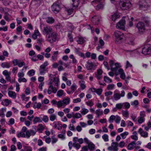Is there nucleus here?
<instances>
[{"label":"nucleus","mask_w":151,"mask_h":151,"mask_svg":"<svg viewBox=\"0 0 151 151\" xmlns=\"http://www.w3.org/2000/svg\"><path fill=\"white\" fill-rule=\"evenodd\" d=\"M73 2V6L74 9H76L79 3V0H72Z\"/></svg>","instance_id":"nucleus-39"},{"label":"nucleus","mask_w":151,"mask_h":151,"mask_svg":"<svg viewBox=\"0 0 151 151\" xmlns=\"http://www.w3.org/2000/svg\"><path fill=\"white\" fill-rule=\"evenodd\" d=\"M105 43L103 40L100 37L99 38V44L98 46L96 47V49L97 50L99 51L100 49H103Z\"/></svg>","instance_id":"nucleus-21"},{"label":"nucleus","mask_w":151,"mask_h":151,"mask_svg":"<svg viewBox=\"0 0 151 151\" xmlns=\"http://www.w3.org/2000/svg\"><path fill=\"white\" fill-rule=\"evenodd\" d=\"M53 32L52 28L50 26H45L43 27L42 32L44 35H48Z\"/></svg>","instance_id":"nucleus-13"},{"label":"nucleus","mask_w":151,"mask_h":151,"mask_svg":"<svg viewBox=\"0 0 151 151\" xmlns=\"http://www.w3.org/2000/svg\"><path fill=\"white\" fill-rule=\"evenodd\" d=\"M102 73L103 71L101 69H98L97 72L95 73V77L98 80L101 79L102 78Z\"/></svg>","instance_id":"nucleus-20"},{"label":"nucleus","mask_w":151,"mask_h":151,"mask_svg":"<svg viewBox=\"0 0 151 151\" xmlns=\"http://www.w3.org/2000/svg\"><path fill=\"white\" fill-rule=\"evenodd\" d=\"M123 108L126 109H128L129 108L130 106L129 103L126 102L123 103Z\"/></svg>","instance_id":"nucleus-53"},{"label":"nucleus","mask_w":151,"mask_h":151,"mask_svg":"<svg viewBox=\"0 0 151 151\" xmlns=\"http://www.w3.org/2000/svg\"><path fill=\"white\" fill-rule=\"evenodd\" d=\"M52 79H51V81L49 83L50 85L48 87V94L49 95L50 94L52 93H55L57 91V89L55 87H54L52 84V82H51Z\"/></svg>","instance_id":"nucleus-12"},{"label":"nucleus","mask_w":151,"mask_h":151,"mask_svg":"<svg viewBox=\"0 0 151 151\" xmlns=\"http://www.w3.org/2000/svg\"><path fill=\"white\" fill-rule=\"evenodd\" d=\"M17 136L18 138L25 137V132L22 131L20 132H17Z\"/></svg>","instance_id":"nucleus-41"},{"label":"nucleus","mask_w":151,"mask_h":151,"mask_svg":"<svg viewBox=\"0 0 151 151\" xmlns=\"http://www.w3.org/2000/svg\"><path fill=\"white\" fill-rule=\"evenodd\" d=\"M15 123V120L14 118H10L8 121V124L10 126L14 124Z\"/></svg>","instance_id":"nucleus-64"},{"label":"nucleus","mask_w":151,"mask_h":151,"mask_svg":"<svg viewBox=\"0 0 151 151\" xmlns=\"http://www.w3.org/2000/svg\"><path fill=\"white\" fill-rule=\"evenodd\" d=\"M76 9H74V7L72 6V8H70L68 7L65 8V10L67 12L68 14L70 15L73 13L75 12V10Z\"/></svg>","instance_id":"nucleus-31"},{"label":"nucleus","mask_w":151,"mask_h":151,"mask_svg":"<svg viewBox=\"0 0 151 151\" xmlns=\"http://www.w3.org/2000/svg\"><path fill=\"white\" fill-rule=\"evenodd\" d=\"M75 39L78 44L80 45L83 44L87 40L86 38L81 36L77 37L75 38Z\"/></svg>","instance_id":"nucleus-19"},{"label":"nucleus","mask_w":151,"mask_h":151,"mask_svg":"<svg viewBox=\"0 0 151 151\" xmlns=\"http://www.w3.org/2000/svg\"><path fill=\"white\" fill-rule=\"evenodd\" d=\"M37 41L38 44L40 45H42V43L44 42L45 39L41 37H40L37 39Z\"/></svg>","instance_id":"nucleus-48"},{"label":"nucleus","mask_w":151,"mask_h":151,"mask_svg":"<svg viewBox=\"0 0 151 151\" xmlns=\"http://www.w3.org/2000/svg\"><path fill=\"white\" fill-rule=\"evenodd\" d=\"M124 18L120 20L116 24V27L117 29L124 30L125 28V21Z\"/></svg>","instance_id":"nucleus-15"},{"label":"nucleus","mask_w":151,"mask_h":151,"mask_svg":"<svg viewBox=\"0 0 151 151\" xmlns=\"http://www.w3.org/2000/svg\"><path fill=\"white\" fill-rule=\"evenodd\" d=\"M130 117L134 122H135L137 121V115L136 114L134 113H132L131 114Z\"/></svg>","instance_id":"nucleus-58"},{"label":"nucleus","mask_w":151,"mask_h":151,"mask_svg":"<svg viewBox=\"0 0 151 151\" xmlns=\"http://www.w3.org/2000/svg\"><path fill=\"white\" fill-rule=\"evenodd\" d=\"M52 126L58 130H60L62 128V125L59 121H56L54 122L52 124Z\"/></svg>","instance_id":"nucleus-23"},{"label":"nucleus","mask_w":151,"mask_h":151,"mask_svg":"<svg viewBox=\"0 0 151 151\" xmlns=\"http://www.w3.org/2000/svg\"><path fill=\"white\" fill-rule=\"evenodd\" d=\"M102 138L104 140L105 142H108L109 141V136L106 134H104L102 136Z\"/></svg>","instance_id":"nucleus-62"},{"label":"nucleus","mask_w":151,"mask_h":151,"mask_svg":"<svg viewBox=\"0 0 151 151\" xmlns=\"http://www.w3.org/2000/svg\"><path fill=\"white\" fill-rule=\"evenodd\" d=\"M8 95L9 97L14 99H15L17 97L16 93L14 91H9Z\"/></svg>","instance_id":"nucleus-32"},{"label":"nucleus","mask_w":151,"mask_h":151,"mask_svg":"<svg viewBox=\"0 0 151 151\" xmlns=\"http://www.w3.org/2000/svg\"><path fill=\"white\" fill-rule=\"evenodd\" d=\"M135 146V141H132L129 143L127 146V149L129 150H132Z\"/></svg>","instance_id":"nucleus-28"},{"label":"nucleus","mask_w":151,"mask_h":151,"mask_svg":"<svg viewBox=\"0 0 151 151\" xmlns=\"http://www.w3.org/2000/svg\"><path fill=\"white\" fill-rule=\"evenodd\" d=\"M47 22L49 24H52L55 21L54 19L52 17H47L46 19Z\"/></svg>","instance_id":"nucleus-44"},{"label":"nucleus","mask_w":151,"mask_h":151,"mask_svg":"<svg viewBox=\"0 0 151 151\" xmlns=\"http://www.w3.org/2000/svg\"><path fill=\"white\" fill-rule=\"evenodd\" d=\"M77 88V86L76 84L74 83L71 86L70 89L73 92Z\"/></svg>","instance_id":"nucleus-63"},{"label":"nucleus","mask_w":151,"mask_h":151,"mask_svg":"<svg viewBox=\"0 0 151 151\" xmlns=\"http://www.w3.org/2000/svg\"><path fill=\"white\" fill-rule=\"evenodd\" d=\"M81 115L79 113H76L74 114L73 113V117L74 118H79L81 117Z\"/></svg>","instance_id":"nucleus-59"},{"label":"nucleus","mask_w":151,"mask_h":151,"mask_svg":"<svg viewBox=\"0 0 151 151\" xmlns=\"http://www.w3.org/2000/svg\"><path fill=\"white\" fill-rule=\"evenodd\" d=\"M114 65L115 66V67L114 68H111L110 70L111 71L113 72H114L115 73L117 72V71L118 70V69L121 68L122 67V66L120 64V63H116L114 64Z\"/></svg>","instance_id":"nucleus-25"},{"label":"nucleus","mask_w":151,"mask_h":151,"mask_svg":"<svg viewBox=\"0 0 151 151\" xmlns=\"http://www.w3.org/2000/svg\"><path fill=\"white\" fill-rule=\"evenodd\" d=\"M115 85L114 84H109L107 85L106 89L108 90H112L114 88Z\"/></svg>","instance_id":"nucleus-52"},{"label":"nucleus","mask_w":151,"mask_h":151,"mask_svg":"<svg viewBox=\"0 0 151 151\" xmlns=\"http://www.w3.org/2000/svg\"><path fill=\"white\" fill-rule=\"evenodd\" d=\"M104 81L107 83H110L112 82V80L107 76H105L104 77Z\"/></svg>","instance_id":"nucleus-43"},{"label":"nucleus","mask_w":151,"mask_h":151,"mask_svg":"<svg viewBox=\"0 0 151 151\" xmlns=\"http://www.w3.org/2000/svg\"><path fill=\"white\" fill-rule=\"evenodd\" d=\"M89 111L88 110L85 108H82L80 112L83 115H84L87 114Z\"/></svg>","instance_id":"nucleus-55"},{"label":"nucleus","mask_w":151,"mask_h":151,"mask_svg":"<svg viewBox=\"0 0 151 151\" xmlns=\"http://www.w3.org/2000/svg\"><path fill=\"white\" fill-rule=\"evenodd\" d=\"M84 142L88 145V148L90 150H92L94 149L95 145L92 142H91L87 137L84 138Z\"/></svg>","instance_id":"nucleus-17"},{"label":"nucleus","mask_w":151,"mask_h":151,"mask_svg":"<svg viewBox=\"0 0 151 151\" xmlns=\"http://www.w3.org/2000/svg\"><path fill=\"white\" fill-rule=\"evenodd\" d=\"M77 139V138H73V146L74 147H75L77 150H78L81 147V145L80 144L77 143L76 142V140L75 139Z\"/></svg>","instance_id":"nucleus-29"},{"label":"nucleus","mask_w":151,"mask_h":151,"mask_svg":"<svg viewBox=\"0 0 151 151\" xmlns=\"http://www.w3.org/2000/svg\"><path fill=\"white\" fill-rule=\"evenodd\" d=\"M120 16V14L117 12H116L111 15L110 18L112 21H115L117 19H119Z\"/></svg>","instance_id":"nucleus-24"},{"label":"nucleus","mask_w":151,"mask_h":151,"mask_svg":"<svg viewBox=\"0 0 151 151\" xmlns=\"http://www.w3.org/2000/svg\"><path fill=\"white\" fill-rule=\"evenodd\" d=\"M133 135L131 136V138L133 140H137L138 139V137H137V133L136 131L133 132Z\"/></svg>","instance_id":"nucleus-46"},{"label":"nucleus","mask_w":151,"mask_h":151,"mask_svg":"<svg viewBox=\"0 0 151 151\" xmlns=\"http://www.w3.org/2000/svg\"><path fill=\"white\" fill-rule=\"evenodd\" d=\"M6 111V108L4 107L0 109V116L4 117L5 116L4 113Z\"/></svg>","instance_id":"nucleus-38"},{"label":"nucleus","mask_w":151,"mask_h":151,"mask_svg":"<svg viewBox=\"0 0 151 151\" xmlns=\"http://www.w3.org/2000/svg\"><path fill=\"white\" fill-rule=\"evenodd\" d=\"M134 38H130L128 39L127 41V43L130 45H134Z\"/></svg>","instance_id":"nucleus-50"},{"label":"nucleus","mask_w":151,"mask_h":151,"mask_svg":"<svg viewBox=\"0 0 151 151\" xmlns=\"http://www.w3.org/2000/svg\"><path fill=\"white\" fill-rule=\"evenodd\" d=\"M70 101V98L68 96H66L63 100H60L58 101V108L61 107L64 108L66 105L69 104Z\"/></svg>","instance_id":"nucleus-3"},{"label":"nucleus","mask_w":151,"mask_h":151,"mask_svg":"<svg viewBox=\"0 0 151 151\" xmlns=\"http://www.w3.org/2000/svg\"><path fill=\"white\" fill-rule=\"evenodd\" d=\"M57 36L56 32H53L48 35L47 38V40L50 43L55 42L57 39Z\"/></svg>","instance_id":"nucleus-5"},{"label":"nucleus","mask_w":151,"mask_h":151,"mask_svg":"<svg viewBox=\"0 0 151 151\" xmlns=\"http://www.w3.org/2000/svg\"><path fill=\"white\" fill-rule=\"evenodd\" d=\"M58 53L59 52L58 51L53 52V55L52 56L50 59L52 61L54 62L57 60Z\"/></svg>","instance_id":"nucleus-27"},{"label":"nucleus","mask_w":151,"mask_h":151,"mask_svg":"<svg viewBox=\"0 0 151 151\" xmlns=\"http://www.w3.org/2000/svg\"><path fill=\"white\" fill-rule=\"evenodd\" d=\"M21 96L22 100L26 101H28L30 98L29 97H26L25 95L23 93L21 94Z\"/></svg>","instance_id":"nucleus-45"},{"label":"nucleus","mask_w":151,"mask_h":151,"mask_svg":"<svg viewBox=\"0 0 151 151\" xmlns=\"http://www.w3.org/2000/svg\"><path fill=\"white\" fill-rule=\"evenodd\" d=\"M115 116L112 115L109 117L108 121L109 123H111L113 122L114 120H115Z\"/></svg>","instance_id":"nucleus-60"},{"label":"nucleus","mask_w":151,"mask_h":151,"mask_svg":"<svg viewBox=\"0 0 151 151\" xmlns=\"http://www.w3.org/2000/svg\"><path fill=\"white\" fill-rule=\"evenodd\" d=\"M49 76L50 77V81H51V79H52L51 82L52 83L54 82L55 86H58L60 83L59 78L58 77H55V75L52 74L50 75Z\"/></svg>","instance_id":"nucleus-14"},{"label":"nucleus","mask_w":151,"mask_h":151,"mask_svg":"<svg viewBox=\"0 0 151 151\" xmlns=\"http://www.w3.org/2000/svg\"><path fill=\"white\" fill-rule=\"evenodd\" d=\"M85 66L88 70L93 71L96 68V64L91 61H87Z\"/></svg>","instance_id":"nucleus-8"},{"label":"nucleus","mask_w":151,"mask_h":151,"mask_svg":"<svg viewBox=\"0 0 151 151\" xmlns=\"http://www.w3.org/2000/svg\"><path fill=\"white\" fill-rule=\"evenodd\" d=\"M142 49V54L147 55L149 54L151 52V45H146Z\"/></svg>","instance_id":"nucleus-9"},{"label":"nucleus","mask_w":151,"mask_h":151,"mask_svg":"<svg viewBox=\"0 0 151 151\" xmlns=\"http://www.w3.org/2000/svg\"><path fill=\"white\" fill-rule=\"evenodd\" d=\"M61 6L60 4V1H58L55 2L52 6L51 9L52 11L55 14L57 13L60 11Z\"/></svg>","instance_id":"nucleus-6"},{"label":"nucleus","mask_w":151,"mask_h":151,"mask_svg":"<svg viewBox=\"0 0 151 151\" xmlns=\"http://www.w3.org/2000/svg\"><path fill=\"white\" fill-rule=\"evenodd\" d=\"M70 58L72 60V63L73 64H76L77 63V61L76 58H75L74 55L73 54L69 56Z\"/></svg>","instance_id":"nucleus-54"},{"label":"nucleus","mask_w":151,"mask_h":151,"mask_svg":"<svg viewBox=\"0 0 151 151\" xmlns=\"http://www.w3.org/2000/svg\"><path fill=\"white\" fill-rule=\"evenodd\" d=\"M125 92L124 90L121 91V93H119V91L118 90L116 89L114 91V94L113 97L115 100L117 101L120 99L121 97L124 96Z\"/></svg>","instance_id":"nucleus-4"},{"label":"nucleus","mask_w":151,"mask_h":151,"mask_svg":"<svg viewBox=\"0 0 151 151\" xmlns=\"http://www.w3.org/2000/svg\"><path fill=\"white\" fill-rule=\"evenodd\" d=\"M139 103L137 100H135L131 102V105L135 107H137L139 105Z\"/></svg>","instance_id":"nucleus-51"},{"label":"nucleus","mask_w":151,"mask_h":151,"mask_svg":"<svg viewBox=\"0 0 151 151\" xmlns=\"http://www.w3.org/2000/svg\"><path fill=\"white\" fill-rule=\"evenodd\" d=\"M79 83L81 89L82 90L86 88L85 82L84 81H79Z\"/></svg>","instance_id":"nucleus-49"},{"label":"nucleus","mask_w":151,"mask_h":151,"mask_svg":"<svg viewBox=\"0 0 151 151\" xmlns=\"http://www.w3.org/2000/svg\"><path fill=\"white\" fill-rule=\"evenodd\" d=\"M119 5L121 8L123 10H127L132 6L129 0H120Z\"/></svg>","instance_id":"nucleus-2"},{"label":"nucleus","mask_w":151,"mask_h":151,"mask_svg":"<svg viewBox=\"0 0 151 151\" xmlns=\"http://www.w3.org/2000/svg\"><path fill=\"white\" fill-rule=\"evenodd\" d=\"M139 6L140 8L144 10H151V6H149L147 4V3L145 1H144L142 4L139 3Z\"/></svg>","instance_id":"nucleus-18"},{"label":"nucleus","mask_w":151,"mask_h":151,"mask_svg":"<svg viewBox=\"0 0 151 151\" xmlns=\"http://www.w3.org/2000/svg\"><path fill=\"white\" fill-rule=\"evenodd\" d=\"M138 132L140 134L141 136L144 138H147L148 137V132L143 131V129L141 128L139 129Z\"/></svg>","instance_id":"nucleus-26"},{"label":"nucleus","mask_w":151,"mask_h":151,"mask_svg":"<svg viewBox=\"0 0 151 151\" xmlns=\"http://www.w3.org/2000/svg\"><path fill=\"white\" fill-rule=\"evenodd\" d=\"M95 113L97 115V117H99L103 114V111L102 110L98 109L95 111Z\"/></svg>","instance_id":"nucleus-42"},{"label":"nucleus","mask_w":151,"mask_h":151,"mask_svg":"<svg viewBox=\"0 0 151 151\" xmlns=\"http://www.w3.org/2000/svg\"><path fill=\"white\" fill-rule=\"evenodd\" d=\"M122 114L123 116L127 119L129 117V113L127 110H123L122 111Z\"/></svg>","instance_id":"nucleus-36"},{"label":"nucleus","mask_w":151,"mask_h":151,"mask_svg":"<svg viewBox=\"0 0 151 151\" xmlns=\"http://www.w3.org/2000/svg\"><path fill=\"white\" fill-rule=\"evenodd\" d=\"M136 27L138 30V31L140 34H143L145 31V27L144 23L142 22H139L138 23Z\"/></svg>","instance_id":"nucleus-11"},{"label":"nucleus","mask_w":151,"mask_h":151,"mask_svg":"<svg viewBox=\"0 0 151 151\" xmlns=\"http://www.w3.org/2000/svg\"><path fill=\"white\" fill-rule=\"evenodd\" d=\"M101 17L98 16H94L91 19V21L95 25H97L99 23Z\"/></svg>","instance_id":"nucleus-22"},{"label":"nucleus","mask_w":151,"mask_h":151,"mask_svg":"<svg viewBox=\"0 0 151 151\" xmlns=\"http://www.w3.org/2000/svg\"><path fill=\"white\" fill-rule=\"evenodd\" d=\"M35 73V71L33 69H31L29 70L27 73V75L29 76H34Z\"/></svg>","instance_id":"nucleus-56"},{"label":"nucleus","mask_w":151,"mask_h":151,"mask_svg":"<svg viewBox=\"0 0 151 151\" xmlns=\"http://www.w3.org/2000/svg\"><path fill=\"white\" fill-rule=\"evenodd\" d=\"M11 102V101L9 100L8 99H5L2 101V103L4 106H7Z\"/></svg>","instance_id":"nucleus-47"},{"label":"nucleus","mask_w":151,"mask_h":151,"mask_svg":"<svg viewBox=\"0 0 151 151\" xmlns=\"http://www.w3.org/2000/svg\"><path fill=\"white\" fill-rule=\"evenodd\" d=\"M65 130H63L61 134H59L58 135V137L62 140H64L65 139Z\"/></svg>","instance_id":"nucleus-30"},{"label":"nucleus","mask_w":151,"mask_h":151,"mask_svg":"<svg viewBox=\"0 0 151 151\" xmlns=\"http://www.w3.org/2000/svg\"><path fill=\"white\" fill-rule=\"evenodd\" d=\"M118 72H116L115 73L116 75H120V78L123 80H125L126 78V76L125 72L123 69L122 68H120L118 69Z\"/></svg>","instance_id":"nucleus-16"},{"label":"nucleus","mask_w":151,"mask_h":151,"mask_svg":"<svg viewBox=\"0 0 151 151\" xmlns=\"http://www.w3.org/2000/svg\"><path fill=\"white\" fill-rule=\"evenodd\" d=\"M40 35L41 34L39 31L38 30H35L32 35V37L35 40L37 38L38 36H40Z\"/></svg>","instance_id":"nucleus-33"},{"label":"nucleus","mask_w":151,"mask_h":151,"mask_svg":"<svg viewBox=\"0 0 151 151\" xmlns=\"http://www.w3.org/2000/svg\"><path fill=\"white\" fill-rule=\"evenodd\" d=\"M141 48H137L134 50H126L123 49L127 53L129 54L131 56H134L135 55H140L141 52L142 51Z\"/></svg>","instance_id":"nucleus-10"},{"label":"nucleus","mask_w":151,"mask_h":151,"mask_svg":"<svg viewBox=\"0 0 151 151\" xmlns=\"http://www.w3.org/2000/svg\"><path fill=\"white\" fill-rule=\"evenodd\" d=\"M44 129V127L42 124H39L38 126V128L36 130H37L39 133H42Z\"/></svg>","instance_id":"nucleus-37"},{"label":"nucleus","mask_w":151,"mask_h":151,"mask_svg":"<svg viewBox=\"0 0 151 151\" xmlns=\"http://www.w3.org/2000/svg\"><path fill=\"white\" fill-rule=\"evenodd\" d=\"M66 93L63 90L60 89L57 92V96L59 98H61L62 96H65Z\"/></svg>","instance_id":"nucleus-34"},{"label":"nucleus","mask_w":151,"mask_h":151,"mask_svg":"<svg viewBox=\"0 0 151 151\" xmlns=\"http://www.w3.org/2000/svg\"><path fill=\"white\" fill-rule=\"evenodd\" d=\"M116 43H120L126 40V37L123 33L117 30L115 31L114 33Z\"/></svg>","instance_id":"nucleus-1"},{"label":"nucleus","mask_w":151,"mask_h":151,"mask_svg":"<svg viewBox=\"0 0 151 151\" xmlns=\"http://www.w3.org/2000/svg\"><path fill=\"white\" fill-rule=\"evenodd\" d=\"M33 124H35L37 123H41L42 122V120L40 117L36 116L34 117L33 121Z\"/></svg>","instance_id":"nucleus-35"},{"label":"nucleus","mask_w":151,"mask_h":151,"mask_svg":"<svg viewBox=\"0 0 151 151\" xmlns=\"http://www.w3.org/2000/svg\"><path fill=\"white\" fill-rule=\"evenodd\" d=\"M1 66L3 68H9L11 67V65L9 63L7 62H5L1 63Z\"/></svg>","instance_id":"nucleus-40"},{"label":"nucleus","mask_w":151,"mask_h":151,"mask_svg":"<svg viewBox=\"0 0 151 151\" xmlns=\"http://www.w3.org/2000/svg\"><path fill=\"white\" fill-rule=\"evenodd\" d=\"M50 120L52 121H53L56 119L57 116L54 114H51L50 116Z\"/></svg>","instance_id":"nucleus-61"},{"label":"nucleus","mask_w":151,"mask_h":151,"mask_svg":"<svg viewBox=\"0 0 151 151\" xmlns=\"http://www.w3.org/2000/svg\"><path fill=\"white\" fill-rule=\"evenodd\" d=\"M129 134V133L127 132L126 131L120 134V135L122 137L123 139H124L126 138L127 136Z\"/></svg>","instance_id":"nucleus-57"},{"label":"nucleus","mask_w":151,"mask_h":151,"mask_svg":"<svg viewBox=\"0 0 151 151\" xmlns=\"http://www.w3.org/2000/svg\"><path fill=\"white\" fill-rule=\"evenodd\" d=\"M101 0H94L92 2L91 4L95 7L96 9L97 10L100 9H102L104 8V4L103 3H101L98 4L96 6L95 5L99 3Z\"/></svg>","instance_id":"nucleus-7"}]
</instances>
